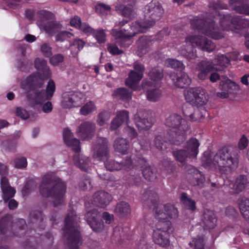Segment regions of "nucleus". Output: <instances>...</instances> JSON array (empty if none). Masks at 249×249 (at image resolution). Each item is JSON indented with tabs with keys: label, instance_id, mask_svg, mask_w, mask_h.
<instances>
[{
	"label": "nucleus",
	"instance_id": "nucleus-37",
	"mask_svg": "<svg viewBox=\"0 0 249 249\" xmlns=\"http://www.w3.org/2000/svg\"><path fill=\"white\" fill-rule=\"evenodd\" d=\"M114 148L116 151L125 154L129 148V141L126 139L118 138L114 142Z\"/></svg>",
	"mask_w": 249,
	"mask_h": 249
},
{
	"label": "nucleus",
	"instance_id": "nucleus-28",
	"mask_svg": "<svg viewBox=\"0 0 249 249\" xmlns=\"http://www.w3.org/2000/svg\"><path fill=\"white\" fill-rule=\"evenodd\" d=\"M63 138L66 144L76 153L78 150V140L74 137L71 130L69 128L64 129Z\"/></svg>",
	"mask_w": 249,
	"mask_h": 249
},
{
	"label": "nucleus",
	"instance_id": "nucleus-14",
	"mask_svg": "<svg viewBox=\"0 0 249 249\" xmlns=\"http://www.w3.org/2000/svg\"><path fill=\"white\" fill-rule=\"evenodd\" d=\"M93 157L103 160L108 156V141L107 138L98 137L93 146Z\"/></svg>",
	"mask_w": 249,
	"mask_h": 249
},
{
	"label": "nucleus",
	"instance_id": "nucleus-7",
	"mask_svg": "<svg viewBox=\"0 0 249 249\" xmlns=\"http://www.w3.org/2000/svg\"><path fill=\"white\" fill-rule=\"evenodd\" d=\"M144 18L142 21L134 22L133 27L139 29L138 31L145 32L147 29L153 26L160 20L164 12L160 3L157 1H151L144 8Z\"/></svg>",
	"mask_w": 249,
	"mask_h": 249
},
{
	"label": "nucleus",
	"instance_id": "nucleus-52",
	"mask_svg": "<svg viewBox=\"0 0 249 249\" xmlns=\"http://www.w3.org/2000/svg\"><path fill=\"white\" fill-rule=\"evenodd\" d=\"M93 34L98 43H103L106 42V35L103 29L94 30Z\"/></svg>",
	"mask_w": 249,
	"mask_h": 249
},
{
	"label": "nucleus",
	"instance_id": "nucleus-32",
	"mask_svg": "<svg viewBox=\"0 0 249 249\" xmlns=\"http://www.w3.org/2000/svg\"><path fill=\"white\" fill-rule=\"evenodd\" d=\"M169 135L168 132L166 131L164 136L161 134L156 136L154 139L155 146L158 149L162 150L168 148L170 144H174L171 141H169Z\"/></svg>",
	"mask_w": 249,
	"mask_h": 249
},
{
	"label": "nucleus",
	"instance_id": "nucleus-19",
	"mask_svg": "<svg viewBox=\"0 0 249 249\" xmlns=\"http://www.w3.org/2000/svg\"><path fill=\"white\" fill-rule=\"evenodd\" d=\"M154 42L151 37L146 36H142L136 41L137 53L138 56L142 57L148 53L151 49Z\"/></svg>",
	"mask_w": 249,
	"mask_h": 249
},
{
	"label": "nucleus",
	"instance_id": "nucleus-27",
	"mask_svg": "<svg viewBox=\"0 0 249 249\" xmlns=\"http://www.w3.org/2000/svg\"><path fill=\"white\" fill-rule=\"evenodd\" d=\"M62 106L64 108H71L76 106L78 99L77 92L70 91L62 94Z\"/></svg>",
	"mask_w": 249,
	"mask_h": 249
},
{
	"label": "nucleus",
	"instance_id": "nucleus-12",
	"mask_svg": "<svg viewBox=\"0 0 249 249\" xmlns=\"http://www.w3.org/2000/svg\"><path fill=\"white\" fill-rule=\"evenodd\" d=\"M73 219L72 215L70 214L66 218L63 229L64 236L70 249H77V232L76 228L73 226Z\"/></svg>",
	"mask_w": 249,
	"mask_h": 249
},
{
	"label": "nucleus",
	"instance_id": "nucleus-4",
	"mask_svg": "<svg viewBox=\"0 0 249 249\" xmlns=\"http://www.w3.org/2000/svg\"><path fill=\"white\" fill-rule=\"evenodd\" d=\"M66 191V184L59 178L51 176H45L39 188L41 195L45 197H51L55 206L63 203Z\"/></svg>",
	"mask_w": 249,
	"mask_h": 249
},
{
	"label": "nucleus",
	"instance_id": "nucleus-46",
	"mask_svg": "<svg viewBox=\"0 0 249 249\" xmlns=\"http://www.w3.org/2000/svg\"><path fill=\"white\" fill-rule=\"evenodd\" d=\"M220 89L224 91L227 92L229 94L234 93V90L236 87V85L234 82L230 81L229 82H222L219 85Z\"/></svg>",
	"mask_w": 249,
	"mask_h": 249
},
{
	"label": "nucleus",
	"instance_id": "nucleus-55",
	"mask_svg": "<svg viewBox=\"0 0 249 249\" xmlns=\"http://www.w3.org/2000/svg\"><path fill=\"white\" fill-rule=\"evenodd\" d=\"M191 110L190 113H187L186 110L185 109L184 107H183V114L186 117H189L191 122H196L198 121L199 113H193L194 109L193 107H189Z\"/></svg>",
	"mask_w": 249,
	"mask_h": 249
},
{
	"label": "nucleus",
	"instance_id": "nucleus-45",
	"mask_svg": "<svg viewBox=\"0 0 249 249\" xmlns=\"http://www.w3.org/2000/svg\"><path fill=\"white\" fill-rule=\"evenodd\" d=\"M92 187L90 177L87 175L83 176L79 182V188L83 191H88Z\"/></svg>",
	"mask_w": 249,
	"mask_h": 249
},
{
	"label": "nucleus",
	"instance_id": "nucleus-31",
	"mask_svg": "<svg viewBox=\"0 0 249 249\" xmlns=\"http://www.w3.org/2000/svg\"><path fill=\"white\" fill-rule=\"evenodd\" d=\"M202 220L204 226L208 229H213L216 225V216L213 211L209 209L204 210Z\"/></svg>",
	"mask_w": 249,
	"mask_h": 249
},
{
	"label": "nucleus",
	"instance_id": "nucleus-2",
	"mask_svg": "<svg viewBox=\"0 0 249 249\" xmlns=\"http://www.w3.org/2000/svg\"><path fill=\"white\" fill-rule=\"evenodd\" d=\"M190 23L192 28L213 39H219L224 37V30L232 31L244 28L249 24V22L242 16L226 14L220 18V27L218 26L212 19L198 17L191 19Z\"/></svg>",
	"mask_w": 249,
	"mask_h": 249
},
{
	"label": "nucleus",
	"instance_id": "nucleus-3",
	"mask_svg": "<svg viewBox=\"0 0 249 249\" xmlns=\"http://www.w3.org/2000/svg\"><path fill=\"white\" fill-rule=\"evenodd\" d=\"M159 197L153 191L145 190L142 196L144 205L150 207H154L155 218L160 222H169V218H176L178 216V210L173 205L166 204L164 205L158 204Z\"/></svg>",
	"mask_w": 249,
	"mask_h": 249
},
{
	"label": "nucleus",
	"instance_id": "nucleus-51",
	"mask_svg": "<svg viewBox=\"0 0 249 249\" xmlns=\"http://www.w3.org/2000/svg\"><path fill=\"white\" fill-rule=\"evenodd\" d=\"M142 178L140 174L136 175H130L127 180V183L130 186H139L141 184Z\"/></svg>",
	"mask_w": 249,
	"mask_h": 249
},
{
	"label": "nucleus",
	"instance_id": "nucleus-24",
	"mask_svg": "<svg viewBox=\"0 0 249 249\" xmlns=\"http://www.w3.org/2000/svg\"><path fill=\"white\" fill-rule=\"evenodd\" d=\"M95 124L91 122H85L79 126V136L82 140H89L94 135Z\"/></svg>",
	"mask_w": 249,
	"mask_h": 249
},
{
	"label": "nucleus",
	"instance_id": "nucleus-33",
	"mask_svg": "<svg viewBox=\"0 0 249 249\" xmlns=\"http://www.w3.org/2000/svg\"><path fill=\"white\" fill-rule=\"evenodd\" d=\"M230 5H234L233 10L239 14L249 16V4L247 2H241L240 0H229Z\"/></svg>",
	"mask_w": 249,
	"mask_h": 249
},
{
	"label": "nucleus",
	"instance_id": "nucleus-47",
	"mask_svg": "<svg viewBox=\"0 0 249 249\" xmlns=\"http://www.w3.org/2000/svg\"><path fill=\"white\" fill-rule=\"evenodd\" d=\"M96 106L94 103L92 101L87 102L80 109V113L84 115H87L96 109Z\"/></svg>",
	"mask_w": 249,
	"mask_h": 249
},
{
	"label": "nucleus",
	"instance_id": "nucleus-1",
	"mask_svg": "<svg viewBox=\"0 0 249 249\" xmlns=\"http://www.w3.org/2000/svg\"><path fill=\"white\" fill-rule=\"evenodd\" d=\"M35 66L38 71V73L33 74L26 80L23 81L21 83V87L26 90L32 88L28 93L29 100L36 104H41L51 98L55 91V86L54 82L50 80L45 91L35 89V88H40L43 85V79L49 77L51 73L46 61L43 59L36 58Z\"/></svg>",
	"mask_w": 249,
	"mask_h": 249
},
{
	"label": "nucleus",
	"instance_id": "nucleus-41",
	"mask_svg": "<svg viewBox=\"0 0 249 249\" xmlns=\"http://www.w3.org/2000/svg\"><path fill=\"white\" fill-rule=\"evenodd\" d=\"M80 142H79V144ZM81 148L79 144V168L86 172L90 170V166L91 162L89 159L86 156H83L80 154Z\"/></svg>",
	"mask_w": 249,
	"mask_h": 249
},
{
	"label": "nucleus",
	"instance_id": "nucleus-34",
	"mask_svg": "<svg viewBox=\"0 0 249 249\" xmlns=\"http://www.w3.org/2000/svg\"><path fill=\"white\" fill-rule=\"evenodd\" d=\"M112 96L118 100L128 102L132 98V91L125 88H119L115 89Z\"/></svg>",
	"mask_w": 249,
	"mask_h": 249
},
{
	"label": "nucleus",
	"instance_id": "nucleus-22",
	"mask_svg": "<svg viewBox=\"0 0 249 249\" xmlns=\"http://www.w3.org/2000/svg\"><path fill=\"white\" fill-rule=\"evenodd\" d=\"M170 77L174 85L179 88L182 89L187 87L191 83V79L183 71H180L177 73H171Z\"/></svg>",
	"mask_w": 249,
	"mask_h": 249
},
{
	"label": "nucleus",
	"instance_id": "nucleus-17",
	"mask_svg": "<svg viewBox=\"0 0 249 249\" xmlns=\"http://www.w3.org/2000/svg\"><path fill=\"white\" fill-rule=\"evenodd\" d=\"M133 160L131 157L127 156L126 159L120 162L112 159H107L105 161V166L107 170L113 171L124 169L126 170H131L133 168Z\"/></svg>",
	"mask_w": 249,
	"mask_h": 249
},
{
	"label": "nucleus",
	"instance_id": "nucleus-25",
	"mask_svg": "<svg viewBox=\"0 0 249 249\" xmlns=\"http://www.w3.org/2000/svg\"><path fill=\"white\" fill-rule=\"evenodd\" d=\"M0 187L2 193V198L5 202L15 196L16 190L10 186L8 180L5 177H2L1 178Z\"/></svg>",
	"mask_w": 249,
	"mask_h": 249
},
{
	"label": "nucleus",
	"instance_id": "nucleus-61",
	"mask_svg": "<svg viewBox=\"0 0 249 249\" xmlns=\"http://www.w3.org/2000/svg\"><path fill=\"white\" fill-rule=\"evenodd\" d=\"M249 144V140L248 138L245 136V135H243L241 138L240 139L238 143V147L240 150H244L247 147Z\"/></svg>",
	"mask_w": 249,
	"mask_h": 249
},
{
	"label": "nucleus",
	"instance_id": "nucleus-20",
	"mask_svg": "<svg viewBox=\"0 0 249 249\" xmlns=\"http://www.w3.org/2000/svg\"><path fill=\"white\" fill-rule=\"evenodd\" d=\"M147 114L142 112H137L134 115V122L139 129L148 130L154 124V120L151 117H147Z\"/></svg>",
	"mask_w": 249,
	"mask_h": 249
},
{
	"label": "nucleus",
	"instance_id": "nucleus-30",
	"mask_svg": "<svg viewBox=\"0 0 249 249\" xmlns=\"http://www.w3.org/2000/svg\"><path fill=\"white\" fill-rule=\"evenodd\" d=\"M142 76V73L131 70L128 74V77L125 79V85L133 90H137L138 84Z\"/></svg>",
	"mask_w": 249,
	"mask_h": 249
},
{
	"label": "nucleus",
	"instance_id": "nucleus-43",
	"mask_svg": "<svg viewBox=\"0 0 249 249\" xmlns=\"http://www.w3.org/2000/svg\"><path fill=\"white\" fill-rule=\"evenodd\" d=\"M161 94V90L159 89H148L146 92V95L148 100L152 102H156L159 100Z\"/></svg>",
	"mask_w": 249,
	"mask_h": 249
},
{
	"label": "nucleus",
	"instance_id": "nucleus-11",
	"mask_svg": "<svg viewBox=\"0 0 249 249\" xmlns=\"http://www.w3.org/2000/svg\"><path fill=\"white\" fill-rule=\"evenodd\" d=\"M186 101L195 106H202L207 104L209 94L206 90L201 87L190 88L185 94Z\"/></svg>",
	"mask_w": 249,
	"mask_h": 249
},
{
	"label": "nucleus",
	"instance_id": "nucleus-49",
	"mask_svg": "<svg viewBox=\"0 0 249 249\" xmlns=\"http://www.w3.org/2000/svg\"><path fill=\"white\" fill-rule=\"evenodd\" d=\"M121 15L129 18L133 15V9L131 5H120L118 9Z\"/></svg>",
	"mask_w": 249,
	"mask_h": 249
},
{
	"label": "nucleus",
	"instance_id": "nucleus-38",
	"mask_svg": "<svg viewBox=\"0 0 249 249\" xmlns=\"http://www.w3.org/2000/svg\"><path fill=\"white\" fill-rule=\"evenodd\" d=\"M238 206L241 213L246 220H249V199L242 197L239 199Z\"/></svg>",
	"mask_w": 249,
	"mask_h": 249
},
{
	"label": "nucleus",
	"instance_id": "nucleus-58",
	"mask_svg": "<svg viewBox=\"0 0 249 249\" xmlns=\"http://www.w3.org/2000/svg\"><path fill=\"white\" fill-rule=\"evenodd\" d=\"M108 52L113 55H120L124 53L123 51L120 50L116 45H110L107 47Z\"/></svg>",
	"mask_w": 249,
	"mask_h": 249
},
{
	"label": "nucleus",
	"instance_id": "nucleus-29",
	"mask_svg": "<svg viewBox=\"0 0 249 249\" xmlns=\"http://www.w3.org/2000/svg\"><path fill=\"white\" fill-rule=\"evenodd\" d=\"M129 120V112L125 110L119 111L117 112L116 117L111 123L110 129L114 130L120 127L124 123L127 122Z\"/></svg>",
	"mask_w": 249,
	"mask_h": 249
},
{
	"label": "nucleus",
	"instance_id": "nucleus-5",
	"mask_svg": "<svg viewBox=\"0 0 249 249\" xmlns=\"http://www.w3.org/2000/svg\"><path fill=\"white\" fill-rule=\"evenodd\" d=\"M166 126L171 128L167 132L169 134V141L177 145H180L186 140V132L190 128L188 123L176 113L170 115L165 121Z\"/></svg>",
	"mask_w": 249,
	"mask_h": 249
},
{
	"label": "nucleus",
	"instance_id": "nucleus-18",
	"mask_svg": "<svg viewBox=\"0 0 249 249\" xmlns=\"http://www.w3.org/2000/svg\"><path fill=\"white\" fill-rule=\"evenodd\" d=\"M188 39L193 44L200 48L204 51L211 52L213 51L215 48V45L211 40L206 37L200 36L190 35L187 37Z\"/></svg>",
	"mask_w": 249,
	"mask_h": 249
},
{
	"label": "nucleus",
	"instance_id": "nucleus-54",
	"mask_svg": "<svg viewBox=\"0 0 249 249\" xmlns=\"http://www.w3.org/2000/svg\"><path fill=\"white\" fill-rule=\"evenodd\" d=\"M111 7L109 5L103 3H98L95 6L96 12L102 15L107 14V13L108 11H109Z\"/></svg>",
	"mask_w": 249,
	"mask_h": 249
},
{
	"label": "nucleus",
	"instance_id": "nucleus-23",
	"mask_svg": "<svg viewBox=\"0 0 249 249\" xmlns=\"http://www.w3.org/2000/svg\"><path fill=\"white\" fill-rule=\"evenodd\" d=\"M213 64L210 61L202 60L199 62L196 67V70L198 72V78L201 80L206 79L208 74L213 70Z\"/></svg>",
	"mask_w": 249,
	"mask_h": 249
},
{
	"label": "nucleus",
	"instance_id": "nucleus-63",
	"mask_svg": "<svg viewBox=\"0 0 249 249\" xmlns=\"http://www.w3.org/2000/svg\"><path fill=\"white\" fill-rule=\"evenodd\" d=\"M16 115L24 120L27 119L29 116L28 112L25 109L20 107L17 108Z\"/></svg>",
	"mask_w": 249,
	"mask_h": 249
},
{
	"label": "nucleus",
	"instance_id": "nucleus-39",
	"mask_svg": "<svg viewBox=\"0 0 249 249\" xmlns=\"http://www.w3.org/2000/svg\"><path fill=\"white\" fill-rule=\"evenodd\" d=\"M115 212L120 217L125 216L131 212L130 206L128 203L121 201L116 205Z\"/></svg>",
	"mask_w": 249,
	"mask_h": 249
},
{
	"label": "nucleus",
	"instance_id": "nucleus-42",
	"mask_svg": "<svg viewBox=\"0 0 249 249\" xmlns=\"http://www.w3.org/2000/svg\"><path fill=\"white\" fill-rule=\"evenodd\" d=\"M148 76L154 81H159L163 77V69L160 67L152 68L149 71Z\"/></svg>",
	"mask_w": 249,
	"mask_h": 249
},
{
	"label": "nucleus",
	"instance_id": "nucleus-56",
	"mask_svg": "<svg viewBox=\"0 0 249 249\" xmlns=\"http://www.w3.org/2000/svg\"><path fill=\"white\" fill-rule=\"evenodd\" d=\"M31 216L32 222L36 224H39L43 219L42 214L40 211H36L31 213Z\"/></svg>",
	"mask_w": 249,
	"mask_h": 249
},
{
	"label": "nucleus",
	"instance_id": "nucleus-15",
	"mask_svg": "<svg viewBox=\"0 0 249 249\" xmlns=\"http://www.w3.org/2000/svg\"><path fill=\"white\" fill-rule=\"evenodd\" d=\"M134 22L131 23L130 28L132 32H128L125 33L123 30L118 31L115 32L114 36L117 39V43L123 48H128L132 43V37L134 36L139 33H142L140 31H138L139 29L133 27Z\"/></svg>",
	"mask_w": 249,
	"mask_h": 249
},
{
	"label": "nucleus",
	"instance_id": "nucleus-60",
	"mask_svg": "<svg viewBox=\"0 0 249 249\" xmlns=\"http://www.w3.org/2000/svg\"><path fill=\"white\" fill-rule=\"evenodd\" d=\"M193 242H194V241ZM194 244L195 249H204V238L201 236H197V238L194 240Z\"/></svg>",
	"mask_w": 249,
	"mask_h": 249
},
{
	"label": "nucleus",
	"instance_id": "nucleus-40",
	"mask_svg": "<svg viewBox=\"0 0 249 249\" xmlns=\"http://www.w3.org/2000/svg\"><path fill=\"white\" fill-rule=\"evenodd\" d=\"M193 175L191 179L190 183L193 186H199L202 187L205 180L204 175L197 169H193Z\"/></svg>",
	"mask_w": 249,
	"mask_h": 249
},
{
	"label": "nucleus",
	"instance_id": "nucleus-44",
	"mask_svg": "<svg viewBox=\"0 0 249 249\" xmlns=\"http://www.w3.org/2000/svg\"><path fill=\"white\" fill-rule=\"evenodd\" d=\"M165 64L166 66L168 67L180 70V71H182V70H183L185 68V66L182 62L173 58H169L167 59L165 61Z\"/></svg>",
	"mask_w": 249,
	"mask_h": 249
},
{
	"label": "nucleus",
	"instance_id": "nucleus-64",
	"mask_svg": "<svg viewBox=\"0 0 249 249\" xmlns=\"http://www.w3.org/2000/svg\"><path fill=\"white\" fill-rule=\"evenodd\" d=\"M41 52L46 56H50L52 54V48L47 43H44L41 47Z\"/></svg>",
	"mask_w": 249,
	"mask_h": 249
},
{
	"label": "nucleus",
	"instance_id": "nucleus-13",
	"mask_svg": "<svg viewBox=\"0 0 249 249\" xmlns=\"http://www.w3.org/2000/svg\"><path fill=\"white\" fill-rule=\"evenodd\" d=\"M133 168H142V174L144 178L149 181H154L157 178V171L155 168L151 166L147 165L146 160L141 156L137 157L133 161Z\"/></svg>",
	"mask_w": 249,
	"mask_h": 249
},
{
	"label": "nucleus",
	"instance_id": "nucleus-6",
	"mask_svg": "<svg viewBox=\"0 0 249 249\" xmlns=\"http://www.w3.org/2000/svg\"><path fill=\"white\" fill-rule=\"evenodd\" d=\"M236 148L226 146L219 149L214 155L213 162L217 165L221 174L228 175L238 164Z\"/></svg>",
	"mask_w": 249,
	"mask_h": 249
},
{
	"label": "nucleus",
	"instance_id": "nucleus-10",
	"mask_svg": "<svg viewBox=\"0 0 249 249\" xmlns=\"http://www.w3.org/2000/svg\"><path fill=\"white\" fill-rule=\"evenodd\" d=\"M199 143L196 138H191L187 142L185 149L174 151L173 155L177 160L182 163L187 158H195L198 153Z\"/></svg>",
	"mask_w": 249,
	"mask_h": 249
},
{
	"label": "nucleus",
	"instance_id": "nucleus-36",
	"mask_svg": "<svg viewBox=\"0 0 249 249\" xmlns=\"http://www.w3.org/2000/svg\"><path fill=\"white\" fill-rule=\"evenodd\" d=\"M248 179L247 176L244 175H241L238 176L235 180L232 185V189L234 193L238 194L241 192L246 188L248 184Z\"/></svg>",
	"mask_w": 249,
	"mask_h": 249
},
{
	"label": "nucleus",
	"instance_id": "nucleus-16",
	"mask_svg": "<svg viewBox=\"0 0 249 249\" xmlns=\"http://www.w3.org/2000/svg\"><path fill=\"white\" fill-rule=\"evenodd\" d=\"M88 224L92 230L96 232H101L104 228V221L99 218L98 211L93 209L85 214Z\"/></svg>",
	"mask_w": 249,
	"mask_h": 249
},
{
	"label": "nucleus",
	"instance_id": "nucleus-35",
	"mask_svg": "<svg viewBox=\"0 0 249 249\" xmlns=\"http://www.w3.org/2000/svg\"><path fill=\"white\" fill-rule=\"evenodd\" d=\"M180 201L186 210L193 212L196 209V202L189 197L186 193L183 192L181 194Z\"/></svg>",
	"mask_w": 249,
	"mask_h": 249
},
{
	"label": "nucleus",
	"instance_id": "nucleus-26",
	"mask_svg": "<svg viewBox=\"0 0 249 249\" xmlns=\"http://www.w3.org/2000/svg\"><path fill=\"white\" fill-rule=\"evenodd\" d=\"M188 37L185 39L188 44L180 50V54L189 61H192L197 57L196 48V46L187 39Z\"/></svg>",
	"mask_w": 249,
	"mask_h": 249
},
{
	"label": "nucleus",
	"instance_id": "nucleus-62",
	"mask_svg": "<svg viewBox=\"0 0 249 249\" xmlns=\"http://www.w3.org/2000/svg\"><path fill=\"white\" fill-rule=\"evenodd\" d=\"M64 59V56L60 54H57L56 55H53L50 58V63L54 65H57L60 63H61Z\"/></svg>",
	"mask_w": 249,
	"mask_h": 249
},
{
	"label": "nucleus",
	"instance_id": "nucleus-59",
	"mask_svg": "<svg viewBox=\"0 0 249 249\" xmlns=\"http://www.w3.org/2000/svg\"><path fill=\"white\" fill-rule=\"evenodd\" d=\"M73 36V34L71 33L64 31L59 32L55 36V39L56 41H63L66 39L67 37L70 38Z\"/></svg>",
	"mask_w": 249,
	"mask_h": 249
},
{
	"label": "nucleus",
	"instance_id": "nucleus-50",
	"mask_svg": "<svg viewBox=\"0 0 249 249\" xmlns=\"http://www.w3.org/2000/svg\"><path fill=\"white\" fill-rule=\"evenodd\" d=\"M110 118L109 112L103 110L100 112L97 116V123L100 126H103Z\"/></svg>",
	"mask_w": 249,
	"mask_h": 249
},
{
	"label": "nucleus",
	"instance_id": "nucleus-21",
	"mask_svg": "<svg viewBox=\"0 0 249 249\" xmlns=\"http://www.w3.org/2000/svg\"><path fill=\"white\" fill-rule=\"evenodd\" d=\"M112 200L111 196L108 193L100 191L95 192L92 196V203L97 207L105 208Z\"/></svg>",
	"mask_w": 249,
	"mask_h": 249
},
{
	"label": "nucleus",
	"instance_id": "nucleus-8",
	"mask_svg": "<svg viewBox=\"0 0 249 249\" xmlns=\"http://www.w3.org/2000/svg\"><path fill=\"white\" fill-rule=\"evenodd\" d=\"M12 217L11 215H7L2 218L0 221V232L1 234L11 236L13 234L18 235L22 234L23 231L26 226L25 221L23 219H18L17 222L12 224Z\"/></svg>",
	"mask_w": 249,
	"mask_h": 249
},
{
	"label": "nucleus",
	"instance_id": "nucleus-48",
	"mask_svg": "<svg viewBox=\"0 0 249 249\" xmlns=\"http://www.w3.org/2000/svg\"><path fill=\"white\" fill-rule=\"evenodd\" d=\"M12 164L18 169L25 168L27 165V161L26 158L23 157H18L12 161Z\"/></svg>",
	"mask_w": 249,
	"mask_h": 249
},
{
	"label": "nucleus",
	"instance_id": "nucleus-9",
	"mask_svg": "<svg viewBox=\"0 0 249 249\" xmlns=\"http://www.w3.org/2000/svg\"><path fill=\"white\" fill-rule=\"evenodd\" d=\"M171 222H160L153 231V240L160 246L165 247L169 244V234L172 231Z\"/></svg>",
	"mask_w": 249,
	"mask_h": 249
},
{
	"label": "nucleus",
	"instance_id": "nucleus-57",
	"mask_svg": "<svg viewBox=\"0 0 249 249\" xmlns=\"http://www.w3.org/2000/svg\"><path fill=\"white\" fill-rule=\"evenodd\" d=\"M124 132L131 140H133V139L136 138L138 135L136 129L128 125L124 128Z\"/></svg>",
	"mask_w": 249,
	"mask_h": 249
},
{
	"label": "nucleus",
	"instance_id": "nucleus-53",
	"mask_svg": "<svg viewBox=\"0 0 249 249\" xmlns=\"http://www.w3.org/2000/svg\"><path fill=\"white\" fill-rule=\"evenodd\" d=\"M79 30H81L87 35L93 33L94 30L89 24L82 22L80 18H79Z\"/></svg>",
	"mask_w": 249,
	"mask_h": 249
}]
</instances>
